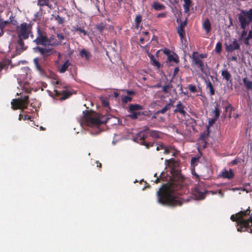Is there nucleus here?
Returning a JSON list of instances; mask_svg holds the SVG:
<instances>
[{
	"label": "nucleus",
	"instance_id": "9",
	"mask_svg": "<svg viewBox=\"0 0 252 252\" xmlns=\"http://www.w3.org/2000/svg\"><path fill=\"white\" fill-rule=\"evenodd\" d=\"M147 137L148 135L147 134L139 132L134 138V141L141 145L145 146L147 149H149L151 147H153L155 143L152 142H146L145 139L147 138Z\"/></svg>",
	"mask_w": 252,
	"mask_h": 252
},
{
	"label": "nucleus",
	"instance_id": "46",
	"mask_svg": "<svg viewBox=\"0 0 252 252\" xmlns=\"http://www.w3.org/2000/svg\"><path fill=\"white\" fill-rule=\"evenodd\" d=\"M132 98L131 97L129 96H125L122 98V102L123 103H126L128 102L131 101Z\"/></svg>",
	"mask_w": 252,
	"mask_h": 252
},
{
	"label": "nucleus",
	"instance_id": "28",
	"mask_svg": "<svg viewBox=\"0 0 252 252\" xmlns=\"http://www.w3.org/2000/svg\"><path fill=\"white\" fill-rule=\"evenodd\" d=\"M34 64L36 67L37 70L41 74L44 73V69L39 64V59L37 58H34L33 60Z\"/></svg>",
	"mask_w": 252,
	"mask_h": 252
},
{
	"label": "nucleus",
	"instance_id": "52",
	"mask_svg": "<svg viewBox=\"0 0 252 252\" xmlns=\"http://www.w3.org/2000/svg\"><path fill=\"white\" fill-rule=\"evenodd\" d=\"M163 52L164 54L167 56V57H168V56H169L171 54V52H170V50L168 49H164Z\"/></svg>",
	"mask_w": 252,
	"mask_h": 252
},
{
	"label": "nucleus",
	"instance_id": "62",
	"mask_svg": "<svg viewBox=\"0 0 252 252\" xmlns=\"http://www.w3.org/2000/svg\"><path fill=\"white\" fill-rule=\"evenodd\" d=\"M230 60L232 61L238 62V58L236 56H232Z\"/></svg>",
	"mask_w": 252,
	"mask_h": 252
},
{
	"label": "nucleus",
	"instance_id": "47",
	"mask_svg": "<svg viewBox=\"0 0 252 252\" xmlns=\"http://www.w3.org/2000/svg\"><path fill=\"white\" fill-rule=\"evenodd\" d=\"M10 21H8V24H11L13 26H16L17 25V21L16 20L14 19L13 16L11 15L9 17Z\"/></svg>",
	"mask_w": 252,
	"mask_h": 252
},
{
	"label": "nucleus",
	"instance_id": "37",
	"mask_svg": "<svg viewBox=\"0 0 252 252\" xmlns=\"http://www.w3.org/2000/svg\"><path fill=\"white\" fill-rule=\"evenodd\" d=\"M207 88L209 89L210 90V94L211 95H214L215 94V90L214 89V87L213 84L211 82L208 81L207 83Z\"/></svg>",
	"mask_w": 252,
	"mask_h": 252
},
{
	"label": "nucleus",
	"instance_id": "29",
	"mask_svg": "<svg viewBox=\"0 0 252 252\" xmlns=\"http://www.w3.org/2000/svg\"><path fill=\"white\" fill-rule=\"evenodd\" d=\"M8 24V22L7 21H3L2 19H0V37L1 36L3 33V29L6 25Z\"/></svg>",
	"mask_w": 252,
	"mask_h": 252
},
{
	"label": "nucleus",
	"instance_id": "45",
	"mask_svg": "<svg viewBox=\"0 0 252 252\" xmlns=\"http://www.w3.org/2000/svg\"><path fill=\"white\" fill-rule=\"evenodd\" d=\"M188 89L189 91L192 93H195L197 92L196 87L194 85L189 84L188 86Z\"/></svg>",
	"mask_w": 252,
	"mask_h": 252
},
{
	"label": "nucleus",
	"instance_id": "60",
	"mask_svg": "<svg viewBox=\"0 0 252 252\" xmlns=\"http://www.w3.org/2000/svg\"><path fill=\"white\" fill-rule=\"evenodd\" d=\"M250 39H251V38H248V36L245 38L244 41L246 45L249 44V40Z\"/></svg>",
	"mask_w": 252,
	"mask_h": 252
},
{
	"label": "nucleus",
	"instance_id": "34",
	"mask_svg": "<svg viewBox=\"0 0 252 252\" xmlns=\"http://www.w3.org/2000/svg\"><path fill=\"white\" fill-rule=\"evenodd\" d=\"M142 16L140 14L137 15L135 18V28L136 29H138L139 27V25L142 21Z\"/></svg>",
	"mask_w": 252,
	"mask_h": 252
},
{
	"label": "nucleus",
	"instance_id": "61",
	"mask_svg": "<svg viewBox=\"0 0 252 252\" xmlns=\"http://www.w3.org/2000/svg\"><path fill=\"white\" fill-rule=\"evenodd\" d=\"M198 56L199 57L200 59V58L204 59V58H206L207 57V55L206 54H200Z\"/></svg>",
	"mask_w": 252,
	"mask_h": 252
},
{
	"label": "nucleus",
	"instance_id": "18",
	"mask_svg": "<svg viewBox=\"0 0 252 252\" xmlns=\"http://www.w3.org/2000/svg\"><path fill=\"white\" fill-rule=\"evenodd\" d=\"M174 103V100L169 99V102L168 103L166 104L163 108L158 111L156 113L157 114H159V113L164 114V113H165L167 110H169L171 108V107H173Z\"/></svg>",
	"mask_w": 252,
	"mask_h": 252
},
{
	"label": "nucleus",
	"instance_id": "50",
	"mask_svg": "<svg viewBox=\"0 0 252 252\" xmlns=\"http://www.w3.org/2000/svg\"><path fill=\"white\" fill-rule=\"evenodd\" d=\"M186 25H187V21L186 20L183 22H181L180 23L179 26H178V27L182 28V29H185V27L186 26Z\"/></svg>",
	"mask_w": 252,
	"mask_h": 252
},
{
	"label": "nucleus",
	"instance_id": "3",
	"mask_svg": "<svg viewBox=\"0 0 252 252\" xmlns=\"http://www.w3.org/2000/svg\"><path fill=\"white\" fill-rule=\"evenodd\" d=\"M251 211L247 210L246 211H240L236 215H232L230 219L233 221H236L237 223V231L239 232L247 231L252 233V217L247 216L249 215Z\"/></svg>",
	"mask_w": 252,
	"mask_h": 252
},
{
	"label": "nucleus",
	"instance_id": "31",
	"mask_svg": "<svg viewBox=\"0 0 252 252\" xmlns=\"http://www.w3.org/2000/svg\"><path fill=\"white\" fill-rule=\"evenodd\" d=\"M177 32L179 34L180 38L182 41H183L184 39L186 38L185 29H182V28L178 27Z\"/></svg>",
	"mask_w": 252,
	"mask_h": 252
},
{
	"label": "nucleus",
	"instance_id": "39",
	"mask_svg": "<svg viewBox=\"0 0 252 252\" xmlns=\"http://www.w3.org/2000/svg\"><path fill=\"white\" fill-rule=\"evenodd\" d=\"M150 135L155 138H160V133L159 131L157 130H152L150 132Z\"/></svg>",
	"mask_w": 252,
	"mask_h": 252
},
{
	"label": "nucleus",
	"instance_id": "14",
	"mask_svg": "<svg viewBox=\"0 0 252 252\" xmlns=\"http://www.w3.org/2000/svg\"><path fill=\"white\" fill-rule=\"evenodd\" d=\"M198 53L194 52L192 55V63L197 65L200 70L204 72V63L197 56Z\"/></svg>",
	"mask_w": 252,
	"mask_h": 252
},
{
	"label": "nucleus",
	"instance_id": "24",
	"mask_svg": "<svg viewBox=\"0 0 252 252\" xmlns=\"http://www.w3.org/2000/svg\"><path fill=\"white\" fill-rule=\"evenodd\" d=\"M243 82L248 91L252 90V81L249 80L247 77L243 78Z\"/></svg>",
	"mask_w": 252,
	"mask_h": 252
},
{
	"label": "nucleus",
	"instance_id": "12",
	"mask_svg": "<svg viewBox=\"0 0 252 252\" xmlns=\"http://www.w3.org/2000/svg\"><path fill=\"white\" fill-rule=\"evenodd\" d=\"M225 50L228 52H232L236 50H240V45L236 38H234L231 43L228 44L227 42L224 43Z\"/></svg>",
	"mask_w": 252,
	"mask_h": 252
},
{
	"label": "nucleus",
	"instance_id": "51",
	"mask_svg": "<svg viewBox=\"0 0 252 252\" xmlns=\"http://www.w3.org/2000/svg\"><path fill=\"white\" fill-rule=\"evenodd\" d=\"M179 67H178V66L174 68V70L173 71V77L176 76L177 75V74H178V73L179 72Z\"/></svg>",
	"mask_w": 252,
	"mask_h": 252
},
{
	"label": "nucleus",
	"instance_id": "13",
	"mask_svg": "<svg viewBox=\"0 0 252 252\" xmlns=\"http://www.w3.org/2000/svg\"><path fill=\"white\" fill-rule=\"evenodd\" d=\"M37 4L39 7L46 6L51 10L57 6L56 0H37Z\"/></svg>",
	"mask_w": 252,
	"mask_h": 252
},
{
	"label": "nucleus",
	"instance_id": "59",
	"mask_svg": "<svg viewBox=\"0 0 252 252\" xmlns=\"http://www.w3.org/2000/svg\"><path fill=\"white\" fill-rule=\"evenodd\" d=\"M230 108V111H232L233 110V108L231 106L230 104H228V106L225 107V111L227 112L229 108Z\"/></svg>",
	"mask_w": 252,
	"mask_h": 252
},
{
	"label": "nucleus",
	"instance_id": "15",
	"mask_svg": "<svg viewBox=\"0 0 252 252\" xmlns=\"http://www.w3.org/2000/svg\"><path fill=\"white\" fill-rule=\"evenodd\" d=\"M55 93V95L56 96L59 97L60 95H62L61 97L60 98L61 100H65L68 98H69L72 94L69 91H66L65 90L63 91H59L57 90H54V91Z\"/></svg>",
	"mask_w": 252,
	"mask_h": 252
},
{
	"label": "nucleus",
	"instance_id": "43",
	"mask_svg": "<svg viewBox=\"0 0 252 252\" xmlns=\"http://www.w3.org/2000/svg\"><path fill=\"white\" fill-rule=\"evenodd\" d=\"M172 87V85L170 84H167L162 87V91L164 94H167L169 92V90Z\"/></svg>",
	"mask_w": 252,
	"mask_h": 252
},
{
	"label": "nucleus",
	"instance_id": "32",
	"mask_svg": "<svg viewBox=\"0 0 252 252\" xmlns=\"http://www.w3.org/2000/svg\"><path fill=\"white\" fill-rule=\"evenodd\" d=\"M185 3L183 5L185 12L187 13L189 10V7L191 5V0H184Z\"/></svg>",
	"mask_w": 252,
	"mask_h": 252
},
{
	"label": "nucleus",
	"instance_id": "33",
	"mask_svg": "<svg viewBox=\"0 0 252 252\" xmlns=\"http://www.w3.org/2000/svg\"><path fill=\"white\" fill-rule=\"evenodd\" d=\"M80 54L82 58H85L86 60H88L90 57V54L89 52L85 49L82 50L80 51Z\"/></svg>",
	"mask_w": 252,
	"mask_h": 252
},
{
	"label": "nucleus",
	"instance_id": "22",
	"mask_svg": "<svg viewBox=\"0 0 252 252\" xmlns=\"http://www.w3.org/2000/svg\"><path fill=\"white\" fill-rule=\"evenodd\" d=\"M149 57L150 59L151 64L157 67V68H160L161 67L160 63L155 58V57L152 54H149Z\"/></svg>",
	"mask_w": 252,
	"mask_h": 252
},
{
	"label": "nucleus",
	"instance_id": "44",
	"mask_svg": "<svg viewBox=\"0 0 252 252\" xmlns=\"http://www.w3.org/2000/svg\"><path fill=\"white\" fill-rule=\"evenodd\" d=\"M105 27V25L103 23H100L96 26V29L100 32H102Z\"/></svg>",
	"mask_w": 252,
	"mask_h": 252
},
{
	"label": "nucleus",
	"instance_id": "19",
	"mask_svg": "<svg viewBox=\"0 0 252 252\" xmlns=\"http://www.w3.org/2000/svg\"><path fill=\"white\" fill-rule=\"evenodd\" d=\"M60 44V42L57 41L56 39L54 37V35H52L49 37H47V40L46 42V45H51L53 46H57Z\"/></svg>",
	"mask_w": 252,
	"mask_h": 252
},
{
	"label": "nucleus",
	"instance_id": "48",
	"mask_svg": "<svg viewBox=\"0 0 252 252\" xmlns=\"http://www.w3.org/2000/svg\"><path fill=\"white\" fill-rule=\"evenodd\" d=\"M208 135H209L208 133H206L205 132H204L203 133H201L200 135L199 139L203 141H205L206 139L208 137Z\"/></svg>",
	"mask_w": 252,
	"mask_h": 252
},
{
	"label": "nucleus",
	"instance_id": "55",
	"mask_svg": "<svg viewBox=\"0 0 252 252\" xmlns=\"http://www.w3.org/2000/svg\"><path fill=\"white\" fill-rule=\"evenodd\" d=\"M239 162V160L237 159H234V160H232L231 162V164L232 165H235L238 164V163Z\"/></svg>",
	"mask_w": 252,
	"mask_h": 252
},
{
	"label": "nucleus",
	"instance_id": "2",
	"mask_svg": "<svg viewBox=\"0 0 252 252\" xmlns=\"http://www.w3.org/2000/svg\"><path fill=\"white\" fill-rule=\"evenodd\" d=\"M32 26L31 23L24 22L20 25L17 26L16 28V32L17 35V40L16 42V52L20 54L21 52L27 50L28 46L25 45L24 40L28 39L30 35H32Z\"/></svg>",
	"mask_w": 252,
	"mask_h": 252
},
{
	"label": "nucleus",
	"instance_id": "30",
	"mask_svg": "<svg viewBox=\"0 0 252 252\" xmlns=\"http://www.w3.org/2000/svg\"><path fill=\"white\" fill-rule=\"evenodd\" d=\"M203 27L207 33H209L211 31V24L209 20L207 19L203 24Z\"/></svg>",
	"mask_w": 252,
	"mask_h": 252
},
{
	"label": "nucleus",
	"instance_id": "40",
	"mask_svg": "<svg viewBox=\"0 0 252 252\" xmlns=\"http://www.w3.org/2000/svg\"><path fill=\"white\" fill-rule=\"evenodd\" d=\"M222 45L220 42L217 43L215 47V51L217 53L220 54L221 52Z\"/></svg>",
	"mask_w": 252,
	"mask_h": 252
},
{
	"label": "nucleus",
	"instance_id": "58",
	"mask_svg": "<svg viewBox=\"0 0 252 252\" xmlns=\"http://www.w3.org/2000/svg\"><path fill=\"white\" fill-rule=\"evenodd\" d=\"M102 103L103 106L104 107H107L109 106V102L107 100H103Z\"/></svg>",
	"mask_w": 252,
	"mask_h": 252
},
{
	"label": "nucleus",
	"instance_id": "25",
	"mask_svg": "<svg viewBox=\"0 0 252 252\" xmlns=\"http://www.w3.org/2000/svg\"><path fill=\"white\" fill-rule=\"evenodd\" d=\"M172 62H174L176 63H178L179 62L178 56L175 53L171 54L167 58V62L170 63Z\"/></svg>",
	"mask_w": 252,
	"mask_h": 252
},
{
	"label": "nucleus",
	"instance_id": "35",
	"mask_svg": "<svg viewBox=\"0 0 252 252\" xmlns=\"http://www.w3.org/2000/svg\"><path fill=\"white\" fill-rule=\"evenodd\" d=\"M213 112V113H214L215 115L214 118H215L216 119H218L220 114V110L219 109V105L218 103H216V106L215 107V109L214 110Z\"/></svg>",
	"mask_w": 252,
	"mask_h": 252
},
{
	"label": "nucleus",
	"instance_id": "21",
	"mask_svg": "<svg viewBox=\"0 0 252 252\" xmlns=\"http://www.w3.org/2000/svg\"><path fill=\"white\" fill-rule=\"evenodd\" d=\"M222 176L224 178L231 179L234 177V173L231 169H230L229 171L225 170L222 172Z\"/></svg>",
	"mask_w": 252,
	"mask_h": 252
},
{
	"label": "nucleus",
	"instance_id": "56",
	"mask_svg": "<svg viewBox=\"0 0 252 252\" xmlns=\"http://www.w3.org/2000/svg\"><path fill=\"white\" fill-rule=\"evenodd\" d=\"M217 120V119H216L215 118H214L213 119H211L210 120H209V126H212L213 124H214Z\"/></svg>",
	"mask_w": 252,
	"mask_h": 252
},
{
	"label": "nucleus",
	"instance_id": "17",
	"mask_svg": "<svg viewBox=\"0 0 252 252\" xmlns=\"http://www.w3.org/2000/svg\"><path fill=\"white\" fill-rule=\"evenodd\" d=\"M178 151L175 149L174 146L168 145L165 146L163 154L165 155H168L172 154L173 156H176L177 154Z\"/></svg>",
	"mask_w": 252,
	"mask_h": 252
},
{
	"label": "nucleus",
	"instance_id": "5",
	"mask_svg": "<svg viewBox=\"0 0 252 252\" xmlns=\"http://www.w3.org/2000/svg\"><path fill=\"white\" fill-rule=\"evenodd\" d=\"M238 21L242 29H246L252 23V8L249 10H241L238 15Z\"/></svg>",
	"mask_w": 252,
	"mask_h": 252
},
{
	"label": "nucleus",
	"instance_id": "41",
	"mask_svg": "<svg viewBox=\"0 0 252 252\" xmlns=\"http://www.w3.org/2000/svg\"><path fill=\"white\" fill-rule=\"evenodd\" d=\"M157 146V151H159L160 150H164L165 146L161 142H158L156 143Z\"/></svg>",
	"mask_w": 252,
	"mask_h": 252
},
{
	"label": "nucleus",
	"instance_id": "11",
	"mask_svg": "<svg viewBox=\"0 0 252 252\" xmlns=\"http://www.w3.org/2000/svg\"><path fill=\"white\" fill-rule=\"evenodd\" d=\"M33 50L35 52H39L44 59L55 52V50L53 48L49 47L42 48L37 46L34 48Z\"/></svg>",
	"mask_w": 252,
	"mask_h": 252
},
{
	"label": "nucleus",
	"instance_id": "26",
	"mask_svg": "<svg viewBox=\"0 0 252 252\" xmlns=\"http://www.w3.org/2000/svg\"><path fill=\"white\" fill-rule=\"evenodd\" d=\"M152 7L156 10H162L165 9V6L158 1H154Z\"/></svg>",
	"mask_w": 252,
	"mask_h": 252
},
{
	"label": "nucleus",
	"instance_id": "7",
	"mask_svg": "<svg viewBox=\"0 0 252 252\" xmlns=\"http://www.w3.org/2000/svg\"><path fill=\"white\" fill-rule=\"evenodd\" d=\"M206 193V190L204 188L203 186L200 184L196 185L191 189V194L196 200L203 199L205 197Z\"/></svg>",
	"mask_w": 252,
	"mask_h": 252
},
{
	"label": "nucleus",
	"instance_id": "53",
	"mask_svg": "<svg viewBox=\"0 0 252 252\" xmlns=\"http://www.w3.org/2000/svg\"><path fill=\"white\" fill-rule=\"evenodd\" d=\"M243 31H242L241 34V37L244 38L247 34V32L246 31V29H243Z\"/></svg>",
	"mask_w": 252,
	"mask_h": 252
},
{
	"label": "nucleus",
	"instance_id": "38",
	"mask_svg": "<svg viewBox=\"0 0 252 252\" xmlns=\"http://www.w3.org/2000/svg\"><path fill=\"white\" fill-rule=\"evenodd\" d=\"M52 78H53V79H54V80H55V81H52L51 84L52 85H53L54 86L57 85H62L61 82H60L59 79L58 78V77L57 75H56V74H53Z\"/></svg>",
	"mask_w": 252,
	"mask_h": 252
},
{
	"label": "nucleus",
	"instance_id": "6",
	"mask_svg": "<svg viewBox=\"0 0 252 252\" xmlns=\"http://www.w3.org/2000/svg\"><path fill=\"white\" fill-rule=\"evenodd\" d=\"M29 95H26L23 98L13 99L11 102L12 109L14 110L21 109L22 111L27 109L29 103Z\"/></svg>",
	"mask_w": 252,
	"mask_h": 252
},
{
	"label": "nucleus",
	"instance_id": "57",
	"mask_svg": "<svg viewBox=\"0 0 252 252\" xmlns=\"http://www.w3.org/2000/svg\"><path fill=\"white\" fill-rule=\"evenodd\" d=\"M166 16V14L165 13H161L158 15V18H164Z\"/></svg>",
	"mask_w": 252,
	"mask_h": 252
},
{
	"label": "nucleus",
	"instance_id": "63",
	"mask_svg": "<svg viewBox=\"0 0 252 252\" xmlns=\"http://www.w3.org/2000/svg\"><path fill=\"white\" fill-rule=\"evenodd\" d=\"M149 130V127L148 126H145L140 132H142V133H144V132L148 131Z\"/></svg>",
	"mask_w": 252,
	"mask_h": 252
},
{
	"label": "nucleus",
	"instance_id": "54",
	"mask_svg": "<svg viewBox=\"0 0 252 252\" xmlns=\"http://www.w3.org/2000/svg\"><path fill=\"white\" fill-rule=\"evenodd\" d=\"M6 66L7 65L5 63L0 62V71H1L2 69L5 68Z\"/></svg>",
	"mask_w": 252,
	"mask_h": 252
},
{
	"label": "nucleus",
	"instance_id": "64",
	"mask_svg": "<svg viewBox=\"0 0 252 252\" xmlns=\"http://www.w3.org/2000/svg\"><path fill=\"white\" fill-rule=\"evenodd\" d=\"M248 36V38L252 39V26L251 27V30L249 32Z\"/></svg>",
	"mask_w": 252,
	"mask_h": 252
},
{
	"label": "nucleus",
	"instance_id": "27",
	"mask_svg": "<svg viewBox=\"0 0 252 252\" xmlns=\"http://www.w3.org/2000/svg\"><path fill=\"white\" fill-rule=\"evenodd\" d=\"M221 75L222 76L223 79H224L227 81L231 79V75L229 71L226 69L221 71Z\"/></svg>",
	"mask_w": 252,
	"mask_h": 252
},
{
	"label": "nucleus",
	"instance_id": "42",
	"mask_svg": "<svg viewBox=\"0 0 252 252\" xmlns=\"http://www.w3.org/2000/svg\"><path fill=\"white\" fill-rule=\"evenodd\" d=\"M55 19L57 21L58 23L60 25L64 23L65 21L64 18L61 17L58 15L55 17Z\"/></svg>",
	"mask_w": 252,
	"mask_h": 252
},
{
	"label": "nucleus",
	"instance_id": "8",
	"mask_svg": "<svg viewBox=\"0 0 252 252\" xmlns=\"http://www.w3.org/2000/svg\"><path fill=\"white\" fill-rule=\"evenodd\" d=\"M143 106L138 104H131L129 105L128 112L130 114L128 117L132 120L137 119L138 116L143 114V112H137L139 110H142Z\"/></svg>",
	"mask_w": 252,
	"mask_h": 252
},
{
	"label": "nucleus",
	"instance_id": "4",
	"mask_svg": "<svg viewBox=\"0 0 252 252\" xmlns=\"http://www.w3.org/2000/svg\"><path fill=\"white\" fill-rule=\"evenodd\" d=\"M82 121L85 125L90 127H98L102 124H106L109 118H107L105 121L101 120L98 114L88 110L83 111Z\"/></svg>",
	"mask_w": 252,
	"mask_h": 252
},
{
	"label": "nucleus",
	"instance_id": "1",
	"mask_svg": "<svg viewBox=\"0 0 252 252\" xmlns=\"http://www.w3.org/2000/svg\"><path fill=\"white\" fill-rule=\"evenodd\" d=\"M165 164L166 168H170L171 176L170 177L169 184L163 185L157 192L158 202L163 205L172 207L181 206L183 202L180 198L176 196L175 189L173 188L174 185H180L184 180L180 171L177 169L179 162L172 158L166 159Z\"/></svg>",
	"mask_w": 252,
	"mask_h": 252
},
{
	"label": "nucleus",
	"instance_id": "10",
	"mask_svg": "<svg viewBox=\"0 0 252 252\" xmlns=\"http://www.w3.org/2000/svg\"><path fill=\"white\" fill-rule=\"evenodd\" d=\"M37 35L36 38L33 41L37 45H41L46 46V42L47 40V36L46 33L40 30L39 28L37 29Z\"/></svg>",
	"mask_w": 252,
	"mask_h": 252
},
{
	"label": "nucleus",
	"instance_id": "36",
	"mask_svg": "<svg viewBox=\"0 0 252 252\" xmlns=\"http://www.w3.org/2000/svg\"><path fill=\"white\" fill-rule=\"evenodd\" d=\"M72 28L74 31L79 32L80 33H82L84 35L87 34V32L81 27H79L78 25L76 26H73Z\"/></svg>",
	"mask_w": 252,
	"mask_h": 252
},
{
	"label": "nucleus",
	"instance_id": "23",
	"mask_svg": "<svg viewBox=\"0 0 252 252\" xmlns=\"http://www.w3.org/2000/svg\"><path fill=\"white\" fill-rule=\"evenodd\" d=\"M71 63L68 60H66L64 63L59 68V71L61 73H64L68 69Z\"/></svg>",
	"mask_w": 252,
	"mask_h": 252
},
{
	"label": "nucleus",
	"instance_id": "20",
	"mask_svg": "<svg viewBox=\"0 0 252 252\" xmlns=\"http://www.w3.org/2000/svg\"><path fill=\"white\" fill-rule=\"evenodd\" d=\"M94 3L99 12H100V9H102L104 8V0H94Z\"/></svg>",
	"mask_w": 252,
	"mask_h": 252
},
{
	"label": "nucleus",
	"instance_id": "16",
	"mask_svg": "<svg viewBox=\"0 0 252 252\" xmlns=\"http://www.w3.org/2000/svg\"><path fill=\"white\" fill-rule=\"evenodd\" d=\"M187 107L185 106L181 101H179L177 102L176 108L174 110V113H179L183 116H185L187 114L186 109Z\"/></svg>",
	"mask_w": 252,
	"mask_h": 252
},
{
	"label": "nucleus",
	"instance_id": "49",
	"mask_svg": "<svg viewBox=\"0 0 252 252\" xmlns=\"http://www.w3.org/2000/svg\"><path fill=\"white\" fill-rule=\"evenodd\" d=\"M57 36L58 39L59 40V41L60 42V43H61L62 40L64 39V38H65L64 36L62 33H57Z\"/></svg>",
	"mask_w": 252,
	"mask_h": 252
}]
</instances>
